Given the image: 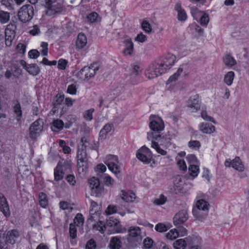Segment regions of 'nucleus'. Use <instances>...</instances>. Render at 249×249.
I'll return each mask as SVG.
<instances>
[{
    "instance_id": "nucleus-30",
    "label": "nucleus",
    "mask_w": 249,
    "mask_h": 249,
    "mask_svg": "<svg viewBox=\"0 0 249 249\" xmlns=\"http://www.w3.org/2000/svg\"><path fill=\"white\" fill-rule=\"evenodd\" d=\"M109 247L110 249H120L121 247V241L119 238L114 237L110 241Z\"/></svg>"
},
{
    "instance_id": "nucleus-21",
    "label": "nucleus",
    "mask_w": 249,
    "mask_h": 249,
    "mask_svg": "<svg viewBox=\"0 0 249 249\" xmlns=\"http://www.w3.org/2000/svg\"><path fill=\"white\" fill-rule=\"evenodd\" d=\"M176 56L172 54H168L166 57L161 61V66L165 65L167 68L170 69L176 60Z\"/></svg>"
},
{
    "instance_id": "nucleus-43",
    "label": "nucleus",
    "mask_w": 249,
    "mask_h": 249,
    "mask_svg": "<svg viewBox=\"0 0 249 249\" xmlns=\"http://www.w3.org/2000/svg\"><path fill=\"white\" fill-rule=\"evenodd\" d=\"M84 222V218L83 215L80 213H77L74 219V224H76L77 226H80L83 225Z\"/></svg>"
},
{
    "instance_id": "nucleus-37",
    "label": "nucleus",
    "mask_w": 249,
    "mask_h": 249,
    "mask_svg": "<svg viewBox=\"0 0 249 249\" xmlns=\"http://www.w3.org/2000/svg\"><path fill=\"white\" fill-rule=\"evenodd\" d=\"M154 246V241L150 237L145 238L143 242V249H151L153 246Z\"/></svg>"
},
{
    "instance_id": "nucleus-9",
    "label": "nucleus",
    "mask_w": 249,
    "mask_h": 249,
    "mask_svg": "<svg viewBox=\"0 0 249 249\" xmlns=\"http://www.w3.org/2000/svg\"><path fill=\"white\" fill-rule=\"evenodd\" d=\"M47 8L46 14L49 16L61 12L63 9V5L56 0H45Z\"/></svg>"
},
{
    "instance_id": "nucleus-31",
    "label": "nucleus",
    "mask_w": 249,
    "mask_h": 249,
    "mask_svg": "<svg viewBox=\"0 0 249 249\" xmlns=\"http://www.w3.org/2000/svg\"><path fill=\"white\" fill-rule=\"evenodd\" d=\"M106 229L105 223L100 220L97 223L92 225V229L99 231L102 234L104 233Z\"/></svg>"
},
{
    "instance_id": "nucleus-62",
    "label": "nucleus",
    "mask_w": 249,
    "mask_h": 249,
    "mask_svg": "<svg viewBox=\"0 0 249 249\" xmlns=\"http://www.w3.org/2000/svg\"><path fill=\"white\" fill-rule=\"evenodd\" d=\"M56 100L54 102L53 104L55 107H57L58 105H59L61 104V103L63 101L64 99V96L61 95H57L56 96Z\"/></svg>"
},
{
    "instance_id": "nucleus-3",
    "label": "nucleus",
    "mask_w": 249,
    "mask_h": 249,
    "mask_svg": "<svg viewBox=\"0 0 249 249\" xmlns=\"http://www.w3.org/2000/svg\"><path fill=\"white\" fill-rule=\"evenodd\" d=\"M150 120L151 121L149 127L152 131L147 133V139L152 140L153 136H151V135L154 133L156 135H160V132L164 129V125L162 119L159 117L151 116Z\"/></svg>"
},
{
    "instance_id": "nucleus-44",
    "label": "nucleus",
    "mask_w": 249,
    "mask_h": 249,
    "mask_svg": "<svg viewBox=\"0 0 249 249\" xmlns=\"http://www.w3.org/2000/svg\"><path fill=\"white\" fill-rule=\"evenodd\" d=\"M87 18L89 22L90 23H93L98 21L99 15L97 13L93 12L89 14L87 16Z\"/></svg>"
},
{
    "instance_id": "nucleus-24",
    "label": "nucleus",
    "mask_w": 249,
    "mask_h": 249,
    "mask_svg": "<svg viewBox=\"0 0 249 249\" xmlns=\"http://www.w3.org/2000/svg\"><path fill=\"white\" fill-rule=\"evenodd\" d=\"M125 48L123 52L125 55H131L133 52L134 45L131 39L128 38L124 40Z\"/></svg>"
},
{
    "instance_id": "nucleus-2",
    "label": "nucleus",
    "mask_w": 249,
    "mask_h": 249,
    "mask_svg": "<svg viewBox=\"0 0 249 249\" xmlns=\"http://www.w3.org/2000/svg\"><path fill=\"white\" fill-rule=\"evenodd\" d=\"M20 236L17 230H11L3 232L0 231V249H8V244L14 245Z\"/></svg>"
},
{
    "instance_id": "nucleus-7",
    "label": "nucleus",
    "mask_w": 249,
    "mask_h": 249,
    "mask_svg": "<svg viewBox=\"0 0 249 249\" xmlns=\"http://www.w3.org/2000/svg\"><path fill=\"white\" fill-rule=\"evenodd\" d=\"M16 29V22L12 19L5 30V42L7 46H10L12 45V41L15 37Z\"/></svg>"
},
{
    "instance_id": "nucleus-51",
    "label": "nucleus",
    "mask_w": 249,
    "mask_h": 249,
    "mask_svg": "<svg viewBox=\"0 0 249 249\" xmlns=\"http://www.w3.org/2000/svg\"><path fill=\"white\" fill-rule=\"evenodd\" d=\"M166 201V198L163 195H160V198L154 200V203L157 205H160L165 203Z\"/></svg>"
},
{
    "instance_id": "nucleus-49",
    "label": "nucleus",
    "mask_w": 249,
    "mask_h": 249,
    "mask_svg": "<svg viewBox=\"0 0 249 249\" xmlns=\"http://www.w3.org/2000/svg\"><path fill=\"white\" fill-rule=\"evenodd\" d=\"M173 182L175 187V190L179 187L181 185L182 178L181 177L178 175L175 177L173 178Z\"/></svg>"
},
{
    "instance_id": "nucleus-35",
    "label": "nucleus",
    "mask_w": 249,
    "mask_h": 249,
    "mask_svg": "<svg viewBox=\"0 0 249 249\" xmlns=\"http://www.w3.org/2000/svg\"><path fill=\"white\" fill-rule=\"evenodd\" d=\"M38 198L40 206L43 208H45L48 205L46 195L43 192H41L39 194Z\"/></svg>"
},
{
    "instance_id": "nucleus-47",
    "label": "nucleus",
    "mask_w": 249,
    "mask_h": 249,
    "mask_svg": "<svg viewBox=\"0 0 249 249\" xmlns=\"http://www.w3.org/2000/svg\"><path fill=\"white\" fill-rule=\"evenodd\" d=\"M142 29L147 33H150L152 31V28L149 23L144 20L142 23Z\"/></svg>"
},
{
    "instance_id": "nucleus-48",
    "label": "nucleus",
    "mask_w": 249,
    "mask_h": 249,
    "mask_svg": "<svg viewBox=\"0 0 249 249\" xmlns=\"http://www.w3.org/2000/svg\"><path fill=\"white\" fill-rule=\"evenodd\" d=\"M155 249H169L168 246L161 241H157L154 244Z\"/></svg>"
},
{
    "instance_id": "nucleus-4",
    "label": "nucleus",
    "mask_w": 249,
    "mask_h": 249,
    "mask_svg": "<svg viewBox=\"0 0 249 249\" xmlns=\"http://www.w3.org/2000/svg\"><path fill=\"white\" fill-rule=\"evenodd\" d=\"M34 15V9L32 5L26 4L19 10L18 16L19 20L23 23L31 20Z\"/></svg>"
},
{
    "instance_id": "nucleus-6",
    "label": "nucleus",
    "mask_w": 249,
    "mask_h": 249,
    "mask_svg": "<svg viewBox=\"0 0 249 249\" xmlns=\"http://www.w3.org/2000/svg\"><path fill=\"white\" fill-rule=\"evenodd\" d=\"M88 183L91 190V195L99 197L104 193V188L100 185L98 178L93 177L89 179Z\"/></svg>"
},
{
    "instance_id": "nucleus-55",
    "label": "nucleus",
    "mask_w": 249,
    "mask_h": 249,
    "mask_svg": "<svg viewBox=\"0 0 249 249\" xmlns=\"http://www.w3.org/2000/svg\"><path fill=\"white\" fill-rule=\"evenodd\" d=\"M104 180L106 185L108 186H112L114 182V179L108 175H107L104 177Z\"/></svg>"
},
{
    "instance_id": "nucleus-1",
    "label": "nucleus",
    "mask_w": 249,
    "mask_h": 249,
    "mask_svg": "<svg viewBox=\"0 0 249 249\" xmlns=\"http://www.w3.org/2000/svg\"><path fill=\"white\" fill-rule=\"evenodd\" d=\"M151 135L153 136L151 143L152 147L154 148L158 153L162 155H165L167 152L160 148V145H164L165 146L171 145L172 143L171 141L174 138V136L171 135L168 133V135L161 136L160 134L156 135L155 133L152 134Z\"/></svg>"
},
{
    "instance_id": "nucleus-16",
    "label": "nucleus",
    "mask_w": 249,
    "mask_h": 249,
    "mask_svg": "<svg viewBox=\"0 0 249 249\" xmlns=\"http://www.w3.org/2000/svg\"><path fill=\"white\" fill-rule=\"evenodd\" d=\"M13 109L14 112V116L18 124H21V119L22 116V112L21 106L18 100L13 101Z\"/></svg>"
},
{
    "instance_id": "nucleus-59",
    "label": "nucleus",
    "mask_w": 249,
    "mask_h": 249,
    "mask_svg": "<svg viewBox=\"0 0 249 249\" xmlns=\"http://www.w3.org/2000/svg\"><path fill=\"white\" fill-rule=\"evenodd\" d=\"M135 40L141 43H143L147 40V36L142 33L138 34L135 37Z\"/></svg>"
},
{
    "instance_id": "nucleus-57",
    "label": "nucleus",
    "mask_w": 249,
    "mask_h": 249,
    "mask_svg": "<svg viewBox=\"0 0 249 249\" xmlns=\"http://www.w3.org/2000/svg\"><path fill=\"white\" fill-rule=\"evenodd\" d=\"M117 211V206L113 205H109L106 211L107 214H111L116 213Z\"/></svg>"
},
{
    "instance_id": "nucleus-29",
    "label": "nucleus",
    "mask_w": 249,
    "mask_h": 249,
    "mask_svg": "<svg viewBox=\"0 0 249 249\" xmlns=\"http://www.w3.org/2000/svg\"><path fill=\"white\" fill-rule=\"evenodd\" d=\"M209 204L203 199L199 200L197 201L196 203V207L194 208V209H198L202 211H208Z\"/></svg>"
},
{
    "instance_id": "nucleus-42",
    "label": "nucleus",
    "mask_w": 249,
    "mask_h": 249,
    "mask_svg": "<svg viewBox=\"0 0 249 249\" xmlns=\"http://www.w3.org/2000/svg\"><path fill=\"white\" fill-rule=\"evenodd\" d=\"M169 229V227L168 226L165 225L162 223H159L157 224L155 227V230L159 232H165L167 231Z\"/></svg>"
},
{
    "instance_id": "nucleus-28",
    "label": "nucleus",
    "mask_w": 249,
    "mask_h": 249,
    "mask_svg": "<svg viewBox=\"0 0 249 249\" xmlns=\"http://www.w3.org/2000/svg\"><path fill=\"white\" fill-rule=\"evenodd\" d=\"M225 65L228 67H231L236 64V61L230 54H226L223 58Z\"/></svg>"
},
{
    "instance_id": "nucleus-34",
    "label": "nucleus",
    "mask_w": 249,
    "mask_h": 249,
    "mask_svg": "<svg viewBox=\"0 0 249 249\" xmlns=\"http://www.w3.org/2000/svg\"><path fill=\"white\" fill-rule=\"evenodd\" d=\"M186 245L185 241L183 239H178L173 244L175 249H185Z\"/></svg>"
},
{
    "instance_id": "nucleus-46",
    "label": "nucleus",
    "mask_w": 249,
    "mask_h": 249,
    "mask_svg": "<svg viewBox=\"0 0 249 249\" xmlns=\"http://www.w3.org/2000/svg\"><path fill=\"white\" fill-rule=\"evenodd\" d=\"M69 229L70 236L72 239H75L76 237L77 233V229L75 228V225L72 223L70 224Z\"/></svg>"
},
{
    "instance_id": "nucleus-19",
    "label": "nucleus",
    "mask_w": 249,
    "mask_h": 249,
    "mask_svg": "<svg viewBox=\"0 0 249 249\" xmlns=\"http://www.w3.org/2000/svg\"><path fill=\"white\" fill-rule=\"evenodd\" d=\"M199 130L203 133L210 134L215 131V127L211 124L203 123L199 125Z\"/></svg>"
},
{
    "instance_id": "nucleus-63",
    "label": "nucleus",
    "mask_w": 249,
    "mask_h": 249,
    "mask_svg": "<svg viewBox=\"0 0 249 249\" xmlns=\"http://www.w3.org/2000/svg\"><path fill=\"white\" fill-rule=\"evenodd\" d=\"M188 145L193 148H199L200 146V143L198 141H191L189 142Z\"/></svg>"
},
{
    "instance_id": "nucleus-33",
    "label": "nucleus",
    "mask_w": 249,
    "mask_h": 249,
    "mask_svg": "<svg viewBox=\"0 0 249 249\" xmlns=\"http://www.w3.org/2000/svg\"><path fill=\"white\" fill-rule=\"evenodd\" d=\"M192 213L193 215L199 219H201L206 217L207 211H202V210L198 209H193Z\"/></svg>"
},
{
    "instance_id": "nucleus-27",
    "label": "nucleus",
    "mask_w": 249,
    "mask_h": 249,
    "mask_svg": "<svg viewBox=\"0 0 249 249\" xmlns=\"http://www.w3.org/2000/svg\"><path fill=\"white\" fill-rule=\"evenodd\" d=\"M26 70L30 74L34 76L37 75L40 72L39 67L36 64H31L28 65L26 68Z\"/></svg>"
},
{
    "instance_id": "nucleus-40",
    "label": "nucleus",
    "mask_w": 249,
    "mask_h": 249,
    "mask_svg": "<svg viewBox=\"0 0 249 249\" xmlns=\"http://www.w3.org/2000/svg\"><path fill=\"white\" fill-rule=\"evenodd\" d=\"M234 76V73L233 71H229L225 75L224 77V82L228 85H231L233 80V78Z\"/></svg>"
},
{
    "instance_id": "nucleus-20",
    "label": "nucleus",
    "mask_w": 249,
    "mask_h": 249,
    "mask_svg": "<svg viewBox=\"0 0 249 249\" xmlns=\"http://www.w3.org/2000/svg\"><path fill=\"white\" fill-rule=\"evenodd\" d=\"M167 69H169L165 67V65H162L161 66V62L160 63H156L153 65L152 70L156 77L165 72Z\"/></svg>"
},
{
    "instance_id": "nucleus-54",
    "label": "nucleus",
    "mask_w": 249,
    "mask_h": 249,
    "mask_svg": "<svg viewBox=\"0 0 249 249\" xmlns=\"http://www.w3.org/2000/svg\"><path fill=\"white\" fill-rule=\"evenodd\" d=\"M39 55L40 53L37 50H31L28 53L29 57L31 58H37Z\"/></svg>"
},
{
    "instance_id": "nucleus-22",
    "label": "nucleus",
    "mask_w": 249,
    "mask_h": 249,
    "mask_svg": "<svg viewBox=\"0 0 249 249\" xmlns=\"http://www.w3.org/2000/svg\"><path fill=\"white\" fill-rule=\"evenodd\" d=\"M51 124V129L54 132H59L64 127V122L59 119L54 120Z\"/></svg>"
},
{
    "instance_id": "nucleus-60",
    "label": "nucleus",
    "mask_w": 249,
    "mask_h": 249,
    "mask_svg": "<svg viewBox=\"0 0 249 249\" xmlns=\"http://www.w3.org/2000/svg\"><path fill=\"white\" fill-rule=\"evenodd\" d=\"M186 159L191 164H194L197 162V160L195 155H188Z\"/></svg>"
},
{
    "instance_id": "nucleus-50",
    "label": "nucleus",
    "mask_w": 249,
    "mask_h": 249,
    "mask_svg": "<svg viewBox=\"0 0 249 249\" xmlns=\"http://www.w3.org/2000/svg\"><path fill=\"white\" fill-rule=\"evenodd\" d=\"M200 23L202 26H206L209 22V17L208 14H204L199 20Z\"/></svg>"
},
{
    "instance_id": "nucleus-13",
    "label": "nucleus",
    "mask_w": 249,
    "mask_h": 249,
    "mask_svg": "<svg viewBox=\"0 0 249 249\" xmlns=\"http://www.w3.org/2000/svg\"><path fill=\"white\" fill-rule=\"evenodd\" d=\"M188 218L187 211L182 210L177 213L173 218V223L176 226L179 227Z\"/></svg>"
},
{
    "instance_id": "nucleus-58",
    "label": "nucleus",
    "mask_w": 249,
    "mask_h": 249,
    "mask_svg": "<svg viewBox=\"0 0 249 249\" xmlns=\"http://www.w3.org/2000/svg\"><path fill=\"white\" fill-rule=\"evenodd\" d=\"M201 115L202 118L204 120L208 121H210V122H213L214 123H215L214 121L213 120V117L208 115L207 112L205 110L202 111Z\"/></svg>"
},
{
    "instance_id": "nucleus-41",
    "label": "nucleus",
    "mask_w": 249,
    "mask_h": 249,
    "mask_svg": "<svg viewBox=\"0 0 249 249\" xmlns=\"http://www.w3.org/2000/svg\"><path fill=\"white\" fill-rule=\"evenodd\" d=\"M178 236V232L176 229L170 230L166 234L167 239L173 240L176 239Z\"/></svg>"
},
{
    "instance_id": "nucleus-26",
    "label": "nucleus",
    "mask_w": 249,
    "mask_h": 249,
    "mask_svg": "<svg viewBox=\"0 0 249 249\" xmlns=\"http://www.w3.org/2000/svg\"><path fill=\"white\" fill-rule=\"evenodd\" d=\"M135 194L132 192L122 191L121 198L125 202H132L135 199Z\"/></svg>"
},
{
    "instance_id": "nucleus-5",
    "label": "nucleus",
    "mask_w": 249,
    "mask_h": 249,
    "mask_svg": "<svg viewBox=\"0 0 249 249\" xmlns=\"http://www.w3.org/2000/svg\"><path fill=\"white\" fill-rule=\"evenodd\" d=\"M128 241L131 246L135 248L140 244L142 240L141 230L139 227H134L129 230Z\"/></svg>"
},
{
    "instance_id": "nucleus-15",
    "label": "nucleus",
    "mask_w": 249,
    "mask_h": 249,
    "mask_svg": "<svg viewBox=\"0 0 249 249\" xmlns=\"http://www.w3.org/2000/svg\"><path fill=\"white\" fill-rule=\"evenodd\" d=\"M105 225H106V228L107 227H113L114 230L116 232L120 233L123 232V230L119 221L118 219L113 217H109V218L107 220Z\"/></svg>"
},
{
    "instance_id": "nucleus-12",
    "label": "nucleus",
    "mask_w": 249,
    "mask_h": 249,
    "mask_svg": "<svg viewBox=\"0 0 249 249\" xmlns=\"http://www.w3.org/2000/svg\"><path fill=\"white\" fill-rule=\"evenodd\" d=\"M77 157L78 159L77 166L78 170L81 169V170L83 171V167H86L87 165L88 159L86 148L83 147L79 148L77 151Z\"/></svg>"
},
{
    "instance_id": "nucleus-17",
    "label": "nucleus",
    "mask_w": 249,
    "mask_h": 249,
    "mask_svg": "<svg viewBox=\"0 0 249 249\" xmlns=\"http://www.w3.org/2000/svg\"><path fill=\"white\" fill-rule=\"evenodd\" d=\"M200 105L201 101L198 94L191 96L188 101V107L190 108H194L196 110L200 109Z\"/></svg>"
},
{
    "instance_id": "nucleus-56",
    "label": "nucleus",
    "mask_w": 249,
    "mask_h": 249,
    "mask_svg": "<svg viewBox=\"0 0 249 249\" xmlns=\"http://www.w3.org/2000/svg\"><path fill=\"white\" fill-rule=\"evenodd\" d=\"M187 18V15L184 10H180L178 12V19L180 21H184Z\"/></svg>"
},
{
    "instance_id": "nucleus-32",
    "label": "nucleus",
    "mask_w": 249,
    "mask_h": 249,
    "mask_svg": "<svg viewBox=\"0 0 249 249\" xmlns=\"http://www.w3.org/2000/svg\"><path fill=\"white\" fill-rule=\"evenodd\" d=\"M90 209L89 211L90 214H99L100 212V206L98 205L97 202L94 201H91L90 203Z\"/></svg>"
},
{
    "instance_id": "nucleus-61",
    "label": "nucleus",
    "mask_w": 249,
    "mask_h": 249,
    "mask_svg": "<svg viewBox=\"0 0 249 249\" xmlns=\"http://www.w3.org/2000/svg\"><path fill=\"white\" fill-rule=\"evenodd\" d=\"M67 63V61L65 59H60L58 62V68L61 70L65 69Z\"/></svg>"
},
{
    "instance_id": "nucleus-64",
    "label": "nucleus",
    "mask_w": 249,
    "mask_h": 249,
    "mask_svg": "<svg viewBox=\"0 0 249 249\" xmlns=\"http://www.w3.org/2000/svg\"><path fill=\"white\" fill-rule=\"evenodd\" d=\"M109 133L106 131L105 130H104L103 128H102L99 133V140L100 141H103L105 140L107 138V135Z\"/></svg>"
},
{
    "instance_id": "nucleus-23",
    "label": "nucleus",
    "mask_w": 249,
    "mask_h": 249,
    "mask_svg": "<svg viewBox=\"0 0 249 249\" xmlns=\"http://www.w3.org/2000/svg\"><path fill=\"white\" fill-rule=\"evenodd\" d=\"M87 43V37L84 34L80 33L77 38L76 45L79 49L83 48Z\"/></svg>"
},
{
    "instance_id": "nucleus-39",
    "label": "nucleus",
    "mask_w": 249,
    "mask_h": 249,
    "mask_svg": "<svg viewBox=\"0 0 249 249\" xmlns=\"http://www.w3.org/2000/svg\"><path fill=\"white\" fill-rule=\"evenodd\" d=\"M64 174V172L61 170L60 168L58 166L56 167L54 171V179L56 181L61 180L63 178Z\"/></svg>"
},
{
    "instance_id": "nucleus-36",
    "label": "nucleus",
    "mask_w": 249,
    "mask_h": 249,
    "mask_svg": "<svg viewBox=\"0 0 249 249\" xmlns=\"http://www.w3.org/2000/svg\"><path fill=\"white\" fill-rule=\"evenodd\" d=\"M10 19V14L7 12L0 11V22L2 24L7 22Z\"/></svg>"
},
{
    "instance_id": "nucleus-45",
    "label": "nucleus",
    "mask_w": 249,
    "mask_h": 249,
    "mask_svg": "<svg viewBox=\"0 0 249 249\" xmlns=\"http://www.w3.org/2000/svg\"><path fill=\"white\" fill-rule=\"evenodd\" d=\"M189 171L192 176L196 177L197 176V173L199 171L198 166L195 164H190L189 167Z\"/></svg>"
},
{
    "instance_id": "nucleus-25",
    "label": "nucleus",
    "mask_w": 249,
    "mask_h": 249,
    "mask_svg": "<svg viewBox=\"0 0 249 249\" xmlns=\"http://www.w3.org/2000/svg\"><path fill=\"white\" fill-rule=\"evenodd\" d=\"M231 167L236 170L242 172L244 170V166L239 157H236L232 160Z\"/></svg>"
},
{
    "instance_id": "nucleus-53",
    "label": "nucleus",
    "mask_w": 249,
    "mask_h": 249,
    "mask_svg": "<svg viewBox=\"0 0 249 249\" xmlns=\"http://www.w3.org/2000/svg\"><path fill=\"white\" fill-rule=\"evenodd\" d=\"M94 111L93 108H91L86 111L84 113V118L90 121L92 119V113Z\"/></svg>"
},
{
    "instance_id": "nucleus-52",
    "label": "nucleus",
    "mask_w": 249,
    "mask_h": 249,
    "mask_svg": "<svg viewBox=\"0 0 249 249\" xmlns=\"http://www.w3.org/2000/svg\"><path fill=\"white\" fill-rule=\"evenodd\" d=\"M96 247V243L93 239H91L86 244V249H95Z\"/></svg>"
},
{
    "instance_id": "nucleus-10",
    "label": "nucleus",
    "mask_w": 249,
    "mask_h": 249,
    "mask_svg": "<svg viewBox=\"0 0 249 249\" xmlns=\"http://www.w3.org/2000/svg\"><path fill=\"white\" fill-rule=\"evenodd\" d=\"M118 162L117 156L109 155L106 157L105 163L111 172L115 174H117L120 172V166L117 165Z\"/></svg>"
},
{
    "instance_id": "nucleus-38",
    "label": "nucleus",
    "mask_w": 249,
    "mask_h": 249,
    "mask_svg": "<svg viewBox=\"0 0 249 249\" xmlns=\"http://www.w3.org/2000/svg\"><path fill=\"white\" fill-rule=\"evenodd\" d=\"M183 71V69L181 68H179L178 69L177 71L173 75L171 76L167 82V84H169L170 83L175 82L177 81L178 79V77L180 76V74Z\"/></svg>"
},
{
    "instance_id": "nucleus-8",
    "label": "nucleus",
    "mask_w": 249,
    "mask_h": 249,
    "mask_svg": "<svg viewBox=\"0 0 249 249\" xmlns=\"http://www.w3.org/2000/svg\"><path fill=\"white\" fill-rule=\"evenodd\" d=\"M43 129L42 120L38 119L35 121L29 128V137L32 140H36Z\"/></svg>"
},
{
    "instance_id": "nucleus-11",
    "label": "nucleus",
    "mask_w": 249,
    "mask_h": 249,
    "mask_svg": "<svg viewBox=\"0 0 249 249\" xmlns=\"http://www.w3.org/2000/svg\"><path fill=\"white\" fill-rule=\"evenodd\" d=\"M136 157L140 160L146 164L149 163L152 159L151 152L145 146H142L138 151Z\"/></svg>"
},
{
    "instance_id": "nucleus-14",
    "label": "nucleus",
    "mask_w": 249,
    "mask_h": 249,
    "mask_svg": "<svg viewBox=\"0 0 249 249\" xmlns=\"http://www.w3.org/2000/svg\"><path fill=\"white\" fill-rule=\"evenodd\" d=\"M0 211L6 217L10 215L9 206L4 196L0 193Z\"/></svg>"
},
{
    "instance_id": "nucleus-18",
    "label": "nucleus",
    "mask_w": 249,
    "mask_h": 249,
    "mask_svg": "<svg viewBox=\"0 0 249 249\" xmlns=\"http://www.w3.org/2000/svg\"><path fill=\"white\" fill-rule=\"evenodd\" d=\"M99 68L95 66V65H91L89 67H84L82 69V72H84L87 80L93 77Z\"/></svg>"
}]
</instances>
